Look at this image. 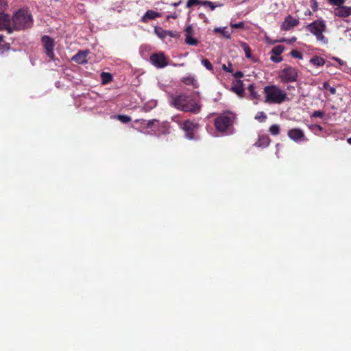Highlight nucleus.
Instances as JSON below:
<instances>
[{
	"instance_id": "1",
	"label": "nucleus",
	"mask_w": 351,
	"mask_h": 351,
	"mask_svg": "<svg viewBox=\"0 0 351 351\" xmlns=\"http://www.w3.org/2000/svg\"><path fill=\"white\" fill-rule=\"evenodd\" d=\"M199 93L195 92L193 95L181 93L171 97L170 105L175 108L193 114H198L201 111Z\"/></svg>"
},
{
	"instance_id": "2",
	"label": "nucleus",
	"mask_w": 351,
	"mask_h": 351,
	"mask_svg": "<svg viewBox=\"0 0 351 351\" xmlns=\"http://www.w3.org/2000/svg\"><path fill=\"white\" fill-rule=\"evenodd\" d=\"M265 102L267 104H281L289 101L287 92L279 86L271 84L265 86L263 88Z\"/></svg>"
},
{
	"instance_id": "3",
	"label": "nucleus",
	"mask_w": 351,
	"mask_h": 351,
	"mask_svg": "<svg viewBox=\"0 0 351 351\" xmlns=\"http://www.w3.org/2000/svg\"><path fill=\"white\" fill-rule=\"evenodd\" d=\"M32 23V15L25 10H19L14 14L12 19V32L30 27Z\"/></svg>"
},
{
	"instance_id": "4",
	"label": "nucleus",
	"mask_w": 351,
	"mask_h": 351,
	"mask_svg": "<svg viewBox=\"0 0 351 351\" xmlns=\"http://www.w3.org/2000/svg\"><path fill=\"white\" fill-rule=\"evenodd\" d=\"M306 29L313 34L318 42L324 44L328 43L327 38L323 35L326 29V25L324 20H316L306 27Z\"/></svg>"
},
{
	"instance_id": "5",
	"label": "nucleus",
	"mask_w": 351,
	"mask_h": 351,
	"mask_svg": "<svg viewBox=\"0 0 351 351\" xmlns=\"http://www.w3.org/2000/svg\"><path fill=\"white\" fill-rule=\"evenodd\" d=\"M232 123V114H223L215 119V126L218 132L228 135L233 133Z\"/></svg>"
},
{
	"instance_id": "6",
	"label": "nucleus",
	"mask_w": 351,
	"mask_h": 351,
	"mask_svg": "<svg viewBox=\"0 0 351 351\" xmlns=\"http://www.w3.org/2000/svg\"><path fill=\"white\" fill-rule=\"evenodd\" d=\"M278 77L282 83L295 82L298 78V70L295 67L287 66L280 71Z\"/></svg>"
},
{
	"instance_id": "7",
	"label": "nucleus",
	"mask_w": 351,
	"mask_h": 351,
	"mask_svg": "<svg viewBox=\"0 0 351 351\" xmlns=\"http://www.w3.org/2000/svg\"><path fill=\"white\" fill-rule=\"evenodd\" d=\"M182 129L185 132V136L188 139L192 140L195 138V132L198 128V124L190 120H187L182 123Z\"/></svg>"
},
{
	"instance_id": "8",
	"label": "nucleus",
	"mask_w": 351,
	"mask_h": 351,
	"mask_svg": "<svg viewBox=\"0 0 351 351\" xmlns=\"http://www.w3.org/2000/svg\"><path fill=\"white\" fill-rule=\"evenodd\" d=\"M42 43L45 49L47 56L53 60L54 59V41L49 36H44L42 37Z\"/></svg>"
},
{
	"instance_id": "9",
	"label": "nucleus",
	"mask_w": 351,
	"mask_h": 351,
	"mask_svg": "<svg viewBox=\"0 0 351 351\" xmlns=\"http://www.w3.org/2000/svg\"><path fill=\"white\" fill-rule=\"evenodd\" d=\"M150 61L157 68H163L167 65V59L162 53L152 55L150 56Z\"/></svg>"
},
{
	"instance_id": "10",
	"label": "nucleus",
	"mask_w": 351,
	"mask_h": 351,
	"mask_svg": "<svg viewBox=\"0 0 351 351\" xmlns=\"http://www.w3.org/2000/svg\"><path fill=\"white\" fill-rule=\"evenodd\" d=\"M3 29L7 30L9 34L12 32V20L5 12L0 14V30Z\"/></svg>"
},
{
	"instance_id": "11",
	"label": "nucleus",
	"mask_w": 351,
	"mask_h": 351,
	"mask_svg": "<svg viewBox=\"0 0 351 351\" xmlns=\"http://www.w3.org/2000/svg\"><path fill=\"white\" fill-rule=\"evenodd\" d=\"M288 136L295 142H301L303 141H306L307 139L305 138V135L304 132L299 128H293L288 132Z\"/></svg>"
},
{
	"instance_id": "12",
	"label": "nucleus",
	"mask_w": 351,
	"mask_h": 351,
	"mask_svg": "<svg viewBox=\"0 0 351 351\" xmlns=\"http://www.w3.org/2000/svg\"><path fill=\"white\" fill-rule=\"evenodd\" d=\"M299 24V20L293 17L291 15H288L285 17L284 21L281 24V29L288 31Z\"/></svg>"
},
{
	"instance_id": "13",
	"label": "nucleus",
	"mask_w": 351,
	"mask_h": 351,
	"mask_svg": "<svg viewBox=\"0 0 351 351\" xmlns=\"http://www.w3.org/2000/svg\"><path fill=\"white\" fill-rule=\"evenodd\" d=\"M334 14L339 17H347L351 15V7L342 5L334 10Z\"/></svg>"
},
{
	"instance_id": "14",
	"label": "nucleus",
	"mask_w": 351,
	"mask_h": 351,
	"mask_svg": "<svg viewBox=\"0 0 351 351\" xmlns=\"http://www.w3.org/2000/svg\"><path fill=\"white\" fill-rule=\"evenodd\" d=\"M88 51H80L73 58L72 60L78 64H85L87 62V55Z\"/></svg>"
},
{
	"instance_id": "15",
	"label": "nucleus",
	"mask_w": 351,
	"mask_h": 351,
	"mask_svg": "<svg viewBox=\"0 0 351 351\" xmlns=\"http://www.w3.org/2000/svg\"><path fill=\"white\" fill-rule=\"evenodd\" d=\"M182 82L186 85H191L194 88L198 87V83L193 75H188L183 77L182 78Z\"/></svg>"
},
{
	"instance_id": "16",
	"label": "nucleus",
	"mask_w": 351,
	"mask_h": 351,
	"mask_svg": "<svg viewBox=\"0 0 351 351\" xmlns=\"http://www.w3.org/2000/svg\"><path fill=\"white\" fill-rule=\"evenodd\" d=\"M160 14L159 12L149 10L145 12V14L142 17L141 20L143 22H147V20H152V19H154L160 17Z\"/></svg>"
},
{
	"instance_id": "17",
	"label": "nucleus",
	"mask_w": 351,
	"mask_h": 351,
	"mask_svg": "<svg viewBox=\"0 0 351 351\" xmlns=\"http://www.w3.org/2000/svg\"><path fill=\"white\" fill-rule=\"evenodd\" d=\"M270 142L269 138L267 136H259L257 142L255 143L254 145L258 147H265L269 145Z\"/></svg>"
},
{
	"instance_id": "18",
	"label": "nucleus",
	"mask_w": 351,
	"mask_h": 351,
	"mask_svg": "<svg viewBox=\"0 0 351 351\" xmlns=\"http://www.w3.org/2000/svg\"><path fill=\"white\" fill-rule=\"evenodd\" d=\"M310 62L315 66H320L324 65L326 61L324 58L319 56H313L311 58Z\"/></svg>"
},
{
	"instance_id": "19",
	"label": "nucleus",
	"mask_w": 351,
	"mask_h": 351,
	"mask_svg": "<svg viewBox=\"0 0 351 351\" xmlns=\"http://www.w3.org/2000/svg\"><path fill=\"white\" fill-rule=\"evenodd\" d=\"M167 30H165L160 27H156L154 28L155 34L161 39H165L167 37Z\"/></svg>"
},
{
	"instance_id": "20",
	"label": "nucleus",
	"mask_w": 351,
	"mask_h": 351,
	"mask_svg": "<svg viewBox=\"0 0 351 351\" xmlns=\"http://www.w3.org/2000/svg\"><path fill=\"white\" fill-rule=\"evenodd\" d=\"M240 46L242 48V49L243 50V51L245 52V57L247 58H250L252 57V54H251V49H250V47H249V45L244 42H241L240 43Z\"/></svg>"
},
{
	"instance_id": "21",
	"label": "nucleus",
	"mask_w": 351,
	"mask_h": 351,
	"mask_svg": "<svg viewBox=\"0 0 351 351\" xmlns=\"http://www.w3.org/2000/svg\"><path fill=\"white\" fill-rule=\"evenodd\" d=\"M101 79L102 84H106L112 80V77L111 74L109 73L102 72L101 73Z\"/></svg>"
},
{
	"instance_id": "22",
	"label": "nucleus",
	"mask_w": 351,
	"mask_h": 351,
	"mask_svg": "<svg viewBox=\"0 0 351 351\" xmlns=\"http://www.w3.org/2000/svg\"><path fill=\"white\" fill-rule=\"evenodd\" d=\"M226 27H215L214 29V32L215 33H220L223 36H225L226 38L230 39V34L226 30Z\"/></svg>"
},
{
	"instance_id": "23",
	"label": "nucleus",
	"mask_w": 351,
	"mask_h": 351,
	"mask_svg": "<svg viewBox=\"0 0 351 351\" xmlns=\"http://www.w3.org/2000/svg\"><path fill=\"white\" fill-rule=\"evenodd\" d=\"M185 43L191 46H196L197 45V40L193 37L192 36H187L185 38Z\"/></svg>"
},
{
	"instance_id": "24",
	"label": "nucleus",
	"mask_w": 351,
	"mask_h": 351,
	"mask_svg": "<svg viewBox=\"0 0 351 351\" xmlns=\"http://www.w3.org/2000/svg\"><path fill=\"white\" fill-rule=\"evenodd\" d=\"M285 47L282 45H277L271 49L272 53L280 56L284 51Z\"/></svg>"
},
{
	"instance_id": "25",
	"label": "nucleus",
	"mask_w": 351,
	"mask_h": 351,
	"mask_svg": "<svg viewBox=\"0 0 351 351\" xmlns=\"http://www.w3.org/2000/svg\"><path fill=\"white\" fill-rule=\"evenodd\" d=\"M156 123H158V121L156 119H152V120H149V121L143 120L141 124L143 125L146 126L147 128H152Z\"/></svg>"
},
{
	"instance_id": "26",
	"label": "nucleus",
	"mask_w": 351,
	"mask_h": 351,
	"mask_svg": "<svg viewBox=\"0 0 351 351\" xmlns=\"http://www.w3.org/2000/svg\"><path fill=\"white\" fill-rule=\"evenodd\" d=\"M323 88L328 90L331 95H335L336 93L335 88L330 86L329 83L327 82L323 83Z\"/></svg>"
},
{
	"instance_id": "27",
	"label": "nucleus",
	"mask_w": 351,
	"mask_h": 351,
	"mask_svg": "<svg viewBox=\"0 0 351 351\" xmlns=\"http://www.w3.org/2000/svg\"><path fill=\"white\" fill-rule=\"evenodd\" d=\"M267 119V115L263 112H258L255 116V119L259 122H264Z\"/></svg>"
},
{
	"instance_id": "28",
	"label": "nucleus",
	"mask_w": 351,
	"mask_h": 351,
	"mask_svg": "<svg viewBox=\"0 0 351 351\" xmlns=\"http://www.w3.org/2000/svg\"><path fill=\"white\" fill-rule=\"evenodd\" d=\"M117 119L119 120L121 122L126 123L131 121L130 117L128 115H123V114H119L117 117Z\"/></svg>"
},
{
	"instance_id": "29",
	"label": "nucleus",
	"mask_w": 351,
	"mask_h": 351,
	"mask_svg": "<svg viewBox=\"0 0 351 351\" xmlns=\"http://www.w3.org/2000/svg\"><path fill=\"white\" fill-rule=\"evenodd\" d=\"M9 49V46L7 43H5L3 40V36L0 34V50L4 51L8 50Z\"/></svg>"
},
{
	"instance_id": "30",
	"label": "nucleus",
	"mask_w": 351,
	"mask_h": 351,
	"mask_svg": "<svg viewBox=\"0 0 351 351\" xmlns=\"http://www.w3.org/2000/svg\"><path fill=\"white\" fill-rule=\"evenodd\" d=\"M269 132L271 134L273 135H277L279 134L280 132V127L279 125H276V124H274V125H272L270 128H269Z\"/></svg>"
},
{
	"instance_id": "31",
	"label": "nucleus",
	"mask_w": 351,
	"mask_h": 351,
	"mask_svg": "<svg viewBox=\"0 0 351 351\" xmlns=\"http://www.w3.org/2000/svg\"><path fill=\"white\" fill-rule=\"evenodd\" d=\"M202 64L208 70V71H213V66L212 64L209 62L207 59H202Z\"/></svg>"
},
{
	"instance_id": "32",
	"label": "nucleus",
	"mask_w": 351,
	"mask_h": 351,
	"mask_svg": "<svg viewBox=\"0 0 351 351\" xmlns=\"http://www.w3.org/2000/svg\"><path fill=\"white\" fill-rule=\"evenodd\" d=\"M328 2L331 5H337V7H341L343 5L345 2L344 0H328Z\"/></svg>"
},
{
	"instance_id": "33",
	"label": "nucleus",
	"mask_w": 351,
	"mask_h": 351,
	"mask_svg": "<svg viewBox=\"0 0 351 351\" xmlns=\"http://www.w3.org/2000/svg\"><path fill=\"white\" fill-rule=\"evenodd\" d=\"M291 56L295 58H298V59H302L303 58V56L302 54V53H300V51H297V50H292L290 53Z\"/></svg>"
},
{
	"instance_id": "34",
	"label": "nucleus",
	"mask_w": 351,
	"mask_h": 351,
	"mask_svg": "<svg viewBox=\"0 0 351 351\" xmlns=\"http://www.w3.org/2000/svg\"><path fill=\"white\" fill-rule=\"evenodd\" d=\"M8 7V3L4 0H0V14L4 13Z\"/></svg>"
},
{
	"instance_id": "35",
	"label": "nucleus",
	"mask_w": 351,
	"mask_h": 351,
	"mask_svg": "<svg viewBox=\"0 0 351 351\" xmlns=\"http://www.w3.org/2000/svg\"><path fill=\"white\" fill-rule=\"evenodd\" d=\"M193 33V27L191 25H188L185 29V36H192Z\"/></svg>"
},
{
	"instance_id": "36",
	"label": "nucleus",
	"mask_w": 351,
	"mask_h": 351,
	"mask_svg": "<svg viewBox=\"0 0 351 351\" xmlns=\"http://www.w3.org/2000/svg\"><path fill=\"white\" fill-rule=\"evenodd\" d=\"M324 115V112L322 111H320V110H316L312 114H311V117H314V118H322Z\"/></svg>"
},
{
	"instance_id": "37",
	"label": "nucleus",
	"mask_w": 351,
	"mask_h": 351,
	"mask_svg": "<svg viewBox=\"0 0 351 351\" xmlns=\"http://www.w3.org/2000/svg\"><path fill=\"white\" fill-rule=\"evenodd\" d=\"M222 69L223 71L228 72V73H232V71H233L232 65L231 63H229L228 66L226 64H223Z\"/></svg>"
},
{
	"instance_id": "38",
	"label": "nucleus",
	"mask_w": 351,
	"mask_h": 351,
	"mask_svg": "<svg viewBox=\"0 0 351 351\" xmlns=\"http://www.w3.org/2000/svg\"><path fill=\"white\" fill-rule=\"evenodd\" d=\"M200 1L199 0H188L186 2V8H191L193 5L199 4Z\"/></svg>"
},
{
	"instance_id": "39",
	"label": "nucleus",
	"mask_w": 351,
	"mask_h": 351,
	"mask_svg": "<svg viewBox=\"0 0 351 351\" xmlns=\"http://www.w3.org/2000/svg\"><path fill=\"white\" fill-rule=\"evenodd\" d=\"M244 25V22L241 21L237 23H230V27L232 28H243Z\"/></svg>"
},
{
	"instance_id": "40",
	"label": "nucleus",
	"mask_w": 351,
	"mask_h": 351,
	"mask_svg": "<svg viewBox=\"0 0 351 351\" xmlns=\"http://www.w3.org/2000/svg\"><path fill=\"white\" fill-rule=\"evenodd\" d=\"M167 36H170L172 38H178L180 36V35L177 32L167 30Z\"/></svg>"
},
{
	"instance_id": "41",
	"label": "nucleus",
	"mask_w": 351,
	"mask_h": 351,
	"mask_svg": "<svg viewBox=\"0 0 351 351\" xmlns=\"http://www.w3.org/2000/svg\"><path fill=\"white\" fill-rule=\"evenodd\" d=\"M270 59L272 62H276V63L280 62L282 60V57H280L279 56H276H276H271Z\"/></svg>"
},
{
	"instance_id": "42",
	"label": "nucleus",
	"mask_w": 351,
	"mask_h": 351,
	"mask_svg": "<svg viewBox=\"0 0 351 351\" xmlns=\"http://www.w3.org/2000/svg\"><path fill=\"white\" fill-rule=\"evenodd\" d=\"M249 90H250L251 95L254 98H257V93L254 91V85L251 84L249 86Z\"/></svg>"
},
{
	"instance_id": "43",
	"label": "nucleus",
	"mask_w": 351,
	"mask_h": 351,
	"mask_svg": "<svg viewBox=\"0 0 351 351\" xmlns=\"http://www.w3.org/2000/svg\"><path fill=\"white\" fill-rule=\"evenodd\" d=\"M311 3V8L313 11H316L318 9V3L316 0H310Z\"/></svg>"
},
{
	"instance_id": "44",
	"label": "nucleus",
	"mask_w": 351,
	"mask_h": 351,
	"mask_svg": "<svg viewBox=\"0 0 351 351\" xmlns=\"http://www.w3.org/2000/svg\"><path fill=\"white\" fill-rule=\"evenodd\" d=\"M309 128L311 130H314L315 129H317L319 131H322L323 130V128L319 125H309Z\"/></svg>"
},
{
	"instance_id": "45",
	"label": "nucleus",
	"mask_w": 351,
	"mask_h": 351,
	"mask_svg": "<svg viewBox=\"0 0 351 351\" xmlns=\"http://www.w3.org/2000/svg\"><path fill=\"white\" fill-rule=\"evenodd\" d=\"M235 78H241L243 76V73L241 71H237L233 74Z\"/></svg>"
},
{
	"instance_id": "46",
	"label": "nucleus",
	"mask_w": 351,
	"mask_h": 351,
	"mask_svg": "<svg viewBox=\"0 0 351 351\" xmlns=\"http://www.w3.org/2000/svg\"><path fill=\"white\" fill-rule=\"evenodd\" d=\"M232 89L237 94H240L243 92V90L239 87H234V88H232Z\"/></svg>"
},
{
	"instance_id": "47",
	"label": "nucleus",
	"mask_w": 351,
	"mask_h": 351,
	"mask_svg": "<svg viewBox=\"0 0 351 351\" xmlns=\"http://www.w3.org/2000/svg\"><path fill=\"white\" fill-rule=\"evenodd\" d=\"M333 59L337 61L340 66H342L344 64V62L342 60L339 59V58H337V57H334Z\"/></svg>"
},
{
	"instance_id": "48",
	"label": "nucleus",
	"mask_w": 351,
	"mask_h": 351,
	"mask_svg": "<svg viewBox=\"0 0 351 351\" xmlns=\"http://www.w3.org/2000/svg\"><path fill=\"white\" fill-rule=\"evenodd\" d=\"M199 4L202 5H208L210 4H211V1H200Z\"/></svg>"
},
{
	"instance_id": "49",
	"label": "nucleus",
	"mask_w": 351,
	"mask_h": 351,
	"mask_svg": "<svg viewBox=\"0 0 351 351\" xmlns=\"http://www.w3.org/2000/svg\"><path fill=\"white\" fill-rule=\"evenodd\" d=\"M177 17H178L177 14L173 13V14L168 15V16H167V19H169V18H172V19H177Z\"/></svg>"
},
{
	"instance_id": "50",
	"label": "nucleus",
	"mask_w": 351,
	"mask_h": 351,
	"mask_svg": "<svg viewBox=\"0 0 351 351\" xmlns=\"http://www.w3.org/2000/svg\"><path fill=\"white\" fill-rule=\"evenodd\" d=\"M208 6L210 8L211 10H214L215 8H216V6L213 4V2H211V4L208 5Z\"/></svg>"
},
{
	"instance_id": "51",
	"label": "nucleus",
	"mask_w": 351,
	"mask_h": 351,
	"mask_svg": "<svg viewBox=\"0 0 351 351\" xmlns=\"http://www.w3.org/2000/svg\"><path fill=\"white\" fill-rule=\"evenodd\" d=\"M180 3H181V1L173 3H171V5L176 7V6L179 5Z\"/></svg>"
},
{
	"instance_id": "52",
	"label": "nucleus",
	"mask_w": 351,
	"mask_h": 351,
	"mask_svg": "<svg viewBox=\"0 0 351 351\" xmlns=\"http://www.w3.org/2000/svg\"><path fill=\"white\" fill-rule=\"evenodd\" d=\"M173 66H184V63H181V64H173Z\"/></svg>"
},
{
	"instance_id": "53",
	"label": "nucleus",
	"mask_w": 351,
	"mask_h": 351,
	"mask_svg": "<svg viewBox=\"0 0 351 351\" xmlns=\"http://www.w3.org/2000/svg\"><path fill=\"white\" fill-rule=\"evenodd\" d=\"M348 143L351 145V137L348 138Z\"/></svg>"
},
{
	"instance_id": "54",
	"label": "nucleus",
	"mask_w": 351,
	"mask_h": 351,
	"mask_svg": "<svg viewBox=\"0 0 351 351\" xmlns=\"http://www.w3.org/2000/svg\"><path fill=\"white\" fill-rule=\"evenodd\" d=\"M291 88H293V86H287V89H288V90H290V89H291Z\"/></svg>"
},
{
	"instance_id": "55",
	"label": "nucleus",
	"mask_w": 351,
	"mask_h": 351,
	"mask_svg": "<svg viewBox=\"0 0 351 351\" xmlns=\"http://www.w3.org/2000/svg\"><path fill=\"white\" fill-rule=\"evenodd\" d=\"M295 38H293L292 39H291V40H289V43H290L291 42L295 41Z\"/></svg>"
},
{
	"instance_id": "56",
	"label": "nucleus",
	"mask_w": 351,
	"mask_h": 351,
	"mask_svg": "<svg viewBox=\"0 0 351 351\" xmlns=\"http://www.w3.org/2000/svg\"><path fill=\"white\" fill-rule=\"evenodd\" d=\"M307 14H311V11L308 10Z\"/></svg>"
},
{
	"instance_id": "57",
	"label": "nucleus",
	"mask_w": 351,
	"mask_h": 351,
	"mask_svg": "<svg viewBox=\"0 0 351 351\" xmlns=\"http://www.w3.org/2000/svg\"><path fill=\"white\" fill-rule=\"evenodd\" d=\"M282 41H287L286 39H283L282 40H280V42H282Z\"/></svg>"
}]
</instances>
